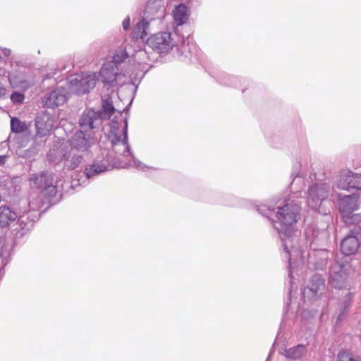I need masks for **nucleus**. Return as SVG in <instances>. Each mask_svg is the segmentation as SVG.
<instances>
[{
    "label": "nucleus",
    "mask_w": 361,
    "mask_h": 361,
    "mask_svg": "<svg viewBox=\"0 0 361 361\" xmlns=\"http://www.w3.org/2000/svg\"><path fill=\"white\" fill-rule=\"evenodd\" d=\"M30 127V124L22 121L18 118L12 117L11 118V130L16 134L26 132Z\"/></svg>",
    "instance_id": "cd10ccee"
},
{
    "label": "nucleus",
    "mask_w": 361,
    "mask_h": 361,
    "mask_svg": "<svg viewBox=\"0 0 361 361\" xmlns=\"http://www.w3.org/2000/svg\"><path fill=\"white\" fill-rule=\"evenodd\" d=\"M345 224L349 226L352 233L361 235V213H357L350 217H347Z\"/></svg>",
    "instance_id": "5701e85b"
},
{
    "label": "nucleus",
    "mask_w": 361,
    "mask_h": 361,
    "mask_svg": "<svg viewBox=\"0 0 361 361\" xmlns=\"http://www.w3.org/2000/svg\"><path fill=\"white\" fill-rule=\"evenodd\" d=\"M351 361H361V358L359 357H354Z\"/></svg>",
    "instance_id": "c03bdc74"
},
{
    "label": "nucleus",
    "mask_w": 361,
    "mask_h": 361,
    "mask_svg": "<svg viewBox=\"0 0 361 361\" xmlns=\"http://www.w3.org/2000/svg\"><path fill=\"white\" fill-rule=\"evenodd\" d=\"M53 178L51 179V183H48L42 190V194L49 197H54L57 194L56 185H53Z\"/></svg>",
    "instance_id": "c756f323"
},
{
    "label": "nucleus",
    "mask_w": 361,
    "mask_h": 361,
    "mask_svg": "<svg viewBox=\"0 0 361 361\" xmlns=\"http://www.w3.org/2000/svg\"><path fill=\"white\" fill-rule=\"evenodd\" d=\"M68 82L72 92L78 95L84 94L95 87L97 77L94 73H83L71 76Z\"/></svg>",
    "instance_id": "423d86ee"
},
{
    "label": "nucleus",
    "mask_w": 361,
    "mask_h": 361,
    "mask_svg": "<svg viewBox=\"0 0 361 361\" xmlns=\"http://www.w3.org/2000/svg\"><path fill=\"white\" fill-rule=\"evenodd\" d=\"M123 27L125 30H127L130 27V18L129 16L126 17L123 21Z\"/></svg>",
    "instance_id": "e433bc0d"
},
{
    "label": "nucleus",
    "mask_w": 361,
    "mask_h": 361,
    "mask_svg": "<svg viewBox=\"0 0 361 361\" xmlns=\"http://www.w3.org/2000/svg\"><path fill=\"white\" fill-rule=\"evenodd\" d=\"M129 58V55L125 49H120L116 51L115 54L112 57V61L109 63L114 64V67L118 68V70L121 71V69L126 68V60ZM129 70L128 68H127Z\"/></svg>",
    "instance_id": "412c9836"
},
{
    "label": "nucleus",
    "mask_w": 361,
    "mask_h": 361,
    "mask_svg": "<svg viewBox=\"0 0 361 361\" xmlns=\"http://www.w3.org/2000/svg\"><path fill=\"white\" fill-rule=\"evenodd\" d=\"M173 17L178 25H182L188 19V8L183 4H180L173 11Z\"/></svg>",
    "instance_id": "a878e982"
},
{
    "label": "nucleus",
    "mask_w": 361,
    "mask_h": 361,
    "mask_svg": "<svg viewBox=\"0 0 361 361\" xmlns=\"http://www.w3.org/2000/svg\"><path fill=\"white\" fill-rule=\"evenodd\" d=\"M146 43L147 46L159 54H166L173 47L171 34L168 32H161L150 36Z\"/></svg>",
    "instance_id": "0eeeda50"
},
{
    "label": "nucleus",
    "mask_w": 361,
    "mask_h": 361,
    "mask_svg": "<svg viewBox=\"0 0 361 361\" xmlns=\"http://www.w3.org/2000/svg\"><path fill=\"white\" fill-rule=\"evenodd\" d=\"M82 160V156L75 150L71 149L68 154L64 156V166L69 170H73L80 165Z\"/></svg>",
    "instance_id": "aec40b11"
},
{
    "label": "nucleus",
    "mask_w": 361,
    "mask_h": 361,
    "mask_svg": "<svg viewBox=\"0 0 361 361\" xmlns=\"http://www.w3.org/2000/svg\"><path fill=\"white\" fill-rule=\"evenodd\" d=\"M31 215L29 214L27 216H25V215H20L18 216V221H19V224H20V226H22V228L24 229L25 227L27 225V223L25 222V221H27V219H30V216Z\"/></svg>",
    "instance_id": "c9c22d12"
},
{
    "label": "nucleus",
    "mask_w": 361,
    "mask_h": 361,
    "mask_svg": "<svg viewBox=\"0 0 361 361\" xmlns=\"http://www.w3.org/2000/svg\"><path fill=\"white\" fill-rule=\"evenodd\" d=\"M298 183H304V180L302 177L300 176H297V177H295L293 182L291 183L290 184V188L292 190L293 189H295V192H294V194H298V192H300V191L298 190V189L295 187V185H296Z\"/></svg>",
    "instance_id": "f704fd0d"
},
{
    "label": "nucleus",
    "mask_w": 361,
    "mask_h": 361,
    "mask_svg": "<svg viewBox=\"0 0 361 361\" xmlns=\"http://www.w3.org/2000/svg\"><path fill=\"white\" fill-rule=\"evenodd\" d=\"M138 54L140 55V57L141 56H145L146 54V53L145 51H140L138 53Z\"/></svg>",
    "instance_id": "a18cd8bd"
},
{
    "label": "nucleus",
    "mask_w": 361,
    "mask_h": 361,
    "mask_svg": "<svg viewBox=\"0 0 361 361\" xmlns=\"http://www.w3.org/2000/svg\"><path fill=\"white\" fill-rule=\"evenodd\" d=\"M305 350V345L300 344L293 348L286 349L283 355L288 359L298 360L302 357Z\"/></svg>",
    "instance_id": "b1692460"
},
{
    "label": "nucleus",
    "mask_w": 361,
    "mask_h": 361,
    "mask_svg": "<svg viewBox=\"0 0 361 361\" xmlns=\"http://www.w3.org/2000/svg\"><path fill=\"white\" fill-rule=\"evenodd\" d=\"M355 271L351 262L346 257L341 261L336 260L329 268V283L335 288L345 287L348 276Z\"/></svg>",
    "instance_id": "39448f33"
},
{
    "label": "nucleus",
    "mask_w": 361,
    "mask_h": 361,
    "mask_svg": "<svg viewBox=\"0 0 361 361\" xmlns=\"http://www.w3.org/2000/svg\"><path fill=\"white\" fill-rule=\"evenodd\" d=\"M354 356L349 352L341 351L338 354V361H351Z\"/></svg>",
    "instance_id": "72a5a7b5"
},
{
    "label": "nucleus",
    "mask_w": 361,
    "mask_h": 361,
    "mask_svg": "<svg viewBox=\"0 0 361 361\" xmlns=\"http://www.w3.org/2000/svg\"><path fill=\"white\" fill-rule=\"evenodd\" d=\"M295 197H298V195L286 198L281 203V200L276 202L275 204L278 209L276 212H275V207L271 205H262L258 208V212L269 219L274 213L275 214L277 220L274 221V226L283 242L285 257L288 259L290 264L292 257H298L302 255L301 251L296 246L298 242V231L293 228L301 210L300 202L295 200Z\"/></svg>",
    "instance_id": "f03ea898"
},
{
    "label": "nucleus",
    "mask_w": 361,
    "mask_h": 361,
    "mask_svg": "<svg viewBox=\"0 0 361 361\" xmlns=\"http://www.w3.org/2000/svg\"><path fill=\"white\" fill-rule=\"evenodd\" d=\"M329 255L330 252L327 250H319L314 251L312 256L310 255V258L314 257L316 259L317 267L322 269L326 265Z\"/></svg>",
    "instance_id": "bb28decb"
},
{
    "label": "nucleus",
    "mask_w": 361,
    "mask_h": 361,
    "mask_svg": "<svg viewBox=\"0 0 361 361\" xmlns=\"http://www.w3.org/2000/svg\"><path fill=\"white\" fill-rule=\"evenodd\" d=\"M161 7V4L159 1H152L149 0L146 5V12L152 13L154 12V9H155V12L157 11L158 8Z\"/></svg>",
    "instance_id": "2f4dec72"
},
{
    "label": "nucleus",
    "mask_w": 361,
    "mask_h": 361,
    "mask_svg": "<svg viewBox=\"0 0 361 361\" xmlns=\"http://www.w3.org/2000/svg\"><path fill=\"white\" fill-rule=\"evenodd\" d=\"M326 293L324 280L319 274H314L310 281L309 286L305 288L304 294L313 298H321Z\"/></svg>",
    "instance_id": "ddd939ff"
},
{
    "label": "nucleus",
    "mask_w": 361,
    "mask_h": 361,
    "mask_svg": "<svg viewBox=\"0 0 361 361\" xmlns=\"http://www.w3.org/2000/svg\"><path fill=\"white\" fill-rule=\"evenodd\" d=\"M134 164L135 166L138 168V169H143L144 168H145L146 166L143 165V164H142L140 161L138 160H134Z\"/></svg>",
    "instance_id": "4c0bfd02"
},
{
    "label": "nucleus",
    "mask_w": 361,
    "mask_h": 361,
    "mask_svg": "<svg viewBox=\"0 0 361 361\" xmlns=\"http://www.w3.org/2000/svg\"><path fill=\"white\" fill-rule=\"evenodd\" d=\"M25 99V95L22 93L14 92L11 95V100L13 104H21L23 102Z\"/></svg>",
    "instance_id": "473e14b6"
},
{
    "label": "nucleus",
    "mask_w": 361,
    "mask_h": 361,
    "mask_svg": "<svg viewBox=\"0 0 361 361\" xmlns=\"http://www.w3.org/2000/svg\"><path fill=\"white\" fill-rule=\"evenodd\" d=\"M295 197H298V195L286 198L281 203V200L276 202L275 204L278 209L276 212H275V207L271 205H262L258 208V212L269 219L274 213L275 214L277 220L274 221V226L283 242L285 257L288 259L290 264L292 257H298L302 255L301 251L296 246L298 242V231L293 228L301 210L300 202L295 200Z\"/></svg>",
    "instance_id": "f257e3e1"
},
{
    "label": "nucleus",
    "mask_w": 361,
    "mask_h": 361,
    "mask_svg": "<svg viewBox=\"0 0 361 361\" xmlns=\"http://www.w3.org/2000/svg\"><path fill=\"white\" fill-rule=\"evenodd\" d=\"M338 207L345 222L346 218L355 215L353 212L358 209V197L355 195H345L338 199Z\"/></svg>",
    "instance_id": "9d476101"
},
{
    "label": "nucleus",
    "mask_w": 361,
    "mask_h": 361,
    "mask_svg": "<svg viewBox=\"0 0 361 361\" xmlns=\"http://www.w3.org/2000/svg\"><path fill=\"white\" fill-rule=\"evenodd\" d=\"M90 140V134H86L82 130L77 131L70 140L72 149L79 152L87 151L91 146Z\"/></svg>",
    "instance_id": "dca6fc26"
},
{
    "label": "nucleus",
    "mask_w": 361,
    "mask_h": 361,
    "mask_svg": "<svg viewBox=\"0 0 361 361\" xmlns=\"http://www.w3.org/2000/svg\"><path fill=\"white\" fill-rule=\"evenodd\" d=\"M361 246V235L352 233L349 229L348 233L341 242V250L345 256L355 255Z\"/></svg>",
    "instance_id": "f8f14e48"
},
{
    "label": "nucleus",
    "mask_w": 361,
    "mask_h": 361,
    "mask_svg": "<svg viewBox=\"0 0 361 361\" xmlns=\"http://www.w3.org/2000/svg\"><path fill=\"white\" fill-rule=\"evenodd\" d=\"M43 200L42 195L36 194L32 195V199L29 201V207L33 212H38L42 207Z\"/></svg>",
    "instance_id": "c85d7f7f"
},
{
    "label": "nucleus",
    "mask_w": 361,
    "mask_h": 361,
    "mask_svg": "<svg viewBox=\"0 0 361 361\" xmlns=\"http://www.w3.org/2000/svg\"><path fill=\"white\" fill-rule=\"evenodd\" d=\"M5 157L0 156V166L3 165L5 163Z\"/></svg>",
    "instance_id": "79ce46f5"
},
{
    "label": "nucleus",
    "mask_w": 361,
    "mask_h": 361,
    "mask_svg": "<svg viewBox=\"0 0 361 361\" xmlns=\"http://www.w3.org/2000/svg\"><path fill=\"white\" fill-rule=\"evenodd\" d=\"M6 88L4 85L0 82V99L2 98L6 94Z\"/></svg>",
    "instance_id": "58836bf2"
},
{
    "label": "nucleus",
    "mask_w": 361,
    "mask_h": 361,
    "mask_svg": "<svg viewBox=\"0 0 361 361\" xmlns=\"http://www.w3.org/2000/svg\"><path fill=\"white\" fill-rule=\"evenodd\" d=\"M107 160L102 159H94L92 164L87 165L85 169V174L87 178H93L108 170Z\"/></svg>",
    "instance_id": "f3484780"
},
{
    "label": "nucleus",
    "mask_w": 361,
    "mask_h": 361,
    "mask_svg": "<svg viewBox=\"0 0 361 361\" xmlns=\"http://www.w3.org/2000/svg\"><path fill=\"white\" fill-rule=\"evenodd\" d=\"M2 52H3L4 55L6 56H10V54L11 53V50L9 49H6V48L3 49Z\"/></svg>",
    "instance_id": "ea45409f"
},
{
    "label": "nucleus",
    "mask_w": 361,
    "mask_h": 361,
    "mask_svg": "<svg viewBox=\"0 0 361 361\" xmlns=\"http://www.w3.org/2000/svg\"><path fill=\"white\" fill-rule=\"evenodd\" d=\"M116 109L110 99H102V108L97 112L99 113L102 120L108 119L115 112Z\"/></svg>",
    "instance_id": "393cba45"
},
{
    "label": "nucleus",
    "mask_w": 361,
    "mask_h": 361,
    "mask_svg": "<svg viewBox=\"0 0 361 361\" xmlns=\"http://www.w3.org/2000/svg\"><path fill=\"white\" fill-rule=\"evenodd\" d=\"M68 99V91L65 88H57L45 96L44 104L47 108H54L63 104Z\"/></svg>",
    "instance_id": "2eb2a0df"
},
{
    "label": "nucleus",
    "mask_w": 361,
    "mask_h": 361,
    "mask_svg": "<svg viewBox=\"0 0 361 361\" xmlns=\"http://www.w3.org/2000/svg\"><path fill=\"white\" fill-rule=\"evenodd\" d=\"M110 133L109 134V140L111 145L114 147L121 144L124 147L123 154H132L131 149L128 144V118L123 115V113L118 112V115L116 116L110 123Z\"/></svg>",
    "instance_id": "20e7f679"
},
{
    "label": "nucleus",
    "mask_w": 361,
    "mask_h": 361,
    "mask_svg": "<svg viewBox=\"0 0 361 361\" xmlns=\"http://www.w3.org/2000/svg\"><path fill=\"white\" fill-rule=\"evenodd\" d=\"M18 214L16 212L6 205L0 207V227L6 228L8 226L9 224L15 221L18 218Z\"/></svg>",
    "instance_id": "a211bd4d"
},
{
    "label": "nucleus",
    "mask_w": 361,
    "mask_h": 361,
    "mask_svg": "<svg viewBox=\"0 0 361 361\" xmlns=\"http://www.w3.org/2000/svg\"><path fill=\"white\" fill-rule=\"evenodd\" d=\"M36 136L43 137L49 135L54 126V121L47 113L39 114L35 120Z\"/></svg>",
    "instance_id": "4468645a"
},
{
    "label": "nucleus",
    "mask_w": 361,
    "mask_h": 361,
    "mask_svg": "<svg viewBox=\"0 0 361 361\" xmlns=\"http://www.w3.org/2000/svg\"><path fill=\"white\" fill-rule=\"evenodd\" d=\"M336 185L341 190L361 189V173H354L350 171L341 174L336 182Z\"/></svg>",
    "instance_id": "1a4fd4ad"
},
{
    "label": "nucleus",
    "mask_w": 361,
    "mask_h": 361,
    "mask_svg": "<svg viewBox=\"0 0 361 361\" xmlns=\"http://www.w3.org/2000/svg\"><path fill=\"white\" fill-rule=\"evenodd\" d=\"M38 216H39V214H37V215L34 216L35 219H34V218H32V219L30 220V222H31V223L35 222V220L38 219Z\"/></svg>",
    "instance_id": "37998d69"
},
{
    "label": "nucleus",
    "mask_w": 361,
    "mask_h": 361,
    "mask_svg": "<svg viewBox=\"0 0 361 361\" xmlns=\"http://www.w3.org/2000/svg\"><path fill=\"white\" fill-rule=\"evenodd\" d=\"M102 117L99 113L94 109H85L79 120L80 126L84 130L99 128L102 125Z\"/></svg>",
    "instance_id": "9b49d317"
},
{
    "label": "nucleus",
    "mask_w": 361,
    "mask_h": 361,
    "mask_svg": "<svg viewBox=\"0 0 361 361\" xmlns=\"http://www.w3.org/2000/svg\"><path fill=\"white\" fill-rule=\"evenodd\" d=\"M130 73V70L121 68L120 71L118 68L114 67V64L111 63H105L99 72L102 82L111 86H114L118 80H121L122 77Z\"/></svg>",
    "instance_id": "6e6552de"
},
{
    "label": "nucleus",
    "mask_w": 361,
    "mask_h": 361,
    "mask_svg": "<svg viewBox=\"0 0 361 361\" xmlns=\"http://www.w3.org/2000/svg\"><path fill=\"white\" fill-rule=\"evenodd\" d=\"M149 27V23H147V21H145V20H141L140 22H138L136 25V27H135V33L140 36V37L142 39H144L147 35V30Z\"/></svg>",
    "instance_id": "7c9ffc66"
},
{
    "label": "nucleus",
    "mask_w": 361,
    "mask_h": 361,
    "mask_svg": "<svg viewBox=\"0 0 361 361\" xmlns=\"http://www.w3.org/2000/svg\"><path fill=\"white\" fill-rule=\"evenodd\" d=\"M352 301L351 293H348L338 304V312L336 323L341 322L345 317Z\"/></svg>",
    "instance_id": "4be33fe9"
},
{
    "label": "nucleus",
    "mask_w": 361,
    "mask_h": 361,
    "mask_svg": "<svg viewBox=\"0 0 361 361\" xmlns=\"http://www.w3.org/2000/svg\"><path fill=\"white\" fill-rule=\"evenodd\" d=\"M332 188L329 182L315 183L310 186L307 192V202L310 207L318 211L319 214L326 215L329 213V209L326 207V204H330L328 200L331 194Z\"/></svg>",
    "instance_id": "7ed1b4c3"
},
{
    "label": "nucleus",
    "mask_w": 361,
    "mask_h": 361,
    "mask_svg": "<svg viewBox=\"0 0 361 361\" xmlns=\"http://www.w3.org/2000/svg\"><path fill=\"white\" fill-rule=\"evenodd\" d=\"M20 82L21 84L25 83V85H24L23 87H25L26 88H28V87H31L33 85V82H28L27 81H20Z\"/></svg>",
    "instance_id": "a19ab883"
},
{
    "label": "nucleus",
    "mask_w": 361,
    "mask_h": 361,
    "mask_svg": "<svg viewBox=\"0 0 361 361\" xmlns=\"http://www.w3.org/2000/svg\"><path fill=\"white\" fill-rule=\"evenodd\" d=\"M52 178L48 172L43 171L39 174H32L30 180L32 186L42 190L48 183H51Z\"/></svg>",
    "instance_id": "6ab92c4d"
}]
</instances>
